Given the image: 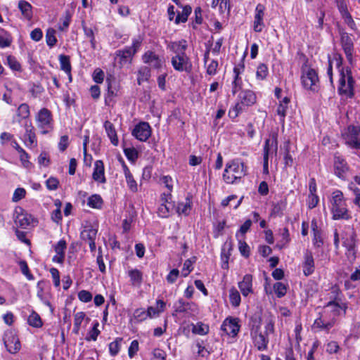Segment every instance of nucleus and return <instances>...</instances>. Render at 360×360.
<instances>
[{"instance_id": "f257e3e1", "label": "nucleus", "mask_w": 360, "mask_h": 360, "mask_svg": "<svg viewBox=\"0 0 360 360\" xmlns=\"http://www.w3.org/2000/svg\"><path fill=\"white\" fill-rule=\"evenodd\" d=\"M167 48L174 53V56L171 58V64L173 68L178 72H191L193 66L190 58L186 53L188 48L187 41L185 39L170 41Z\"/></svg>"}, {"instance_id": "f03ea898", "label": "nucleus", "mask_w": 360, "mask_h": 360, "mask_svg": "<svg viewBox=\"0 0 360 360\" xmlns=\"http://www.w3.org/2000/svg\"><path fill=\"white\" fill-rule=\"evenodd\" d=\"M354 83L351 68H342L340 70L338 94L347 98H352L354 96Z\"/></svg>"}, {"instance_id": "7ed1b4c3", "label": "nucleus", "mask_w": 360, "mask_h": 360, "mask_svg": "<svg viewBox=\"0 0 360 360\" xmlns=\"http://www.w3.org/2000/svg\"><path fill=\"white\" fill-rule=\"evenodd\" d=\"M246 174L245 165L238 160H231L226 164L223 179L227 184H233Z\"/></svg>"}, {"instance_id": "20e7f679", "label": "nucleus", "mask_w": 360, "mask_h": 360, "mask_svg": "<svg viewBox=\"0 0 360 360\" xmlns=\"http://www.w3.org/2000/svg\"><path fill=\"white\" fill-rule=\"evenodd\" d=\"M301 79L304 89L312 91H318L319 79L314 69L307 67L303 68Z\"/></svg>"}, {"instance_id": "39448f33", "label": "nucleus", "mask_w": 360, "mask_h": 360, "mask_svg": "<svg viewBox=\"0 0 360 360\" xmlns=\"http://www.w3.org/2000/svg\"><path fill=\"white\" fill-rule=\"evenodd\" d=\"M36 122L41 134H46L53 129L52 114L46 108H41L36 115Z\"/></svg>"}, {"instance_id": "423d86ee", "label": "nucleus", "mask_w": 360, "mask_h": 360, "mask_svg": "<svg viewBox=\"0 0 360 360\" xmlns=\"http://www.w3.org/2000/svg\"><path fill=\"white\" fill-rule=\"evenodd\" d=\"M278 151L277 135L273 134L269 139L265 141L264 146V172L269 173V155H276Z\"/></svg>"}, {"instance_id": "0eeeda50", "label": "nucleus", "mask_w": 360, "mask_h": 360, "mask_svg": "<svg viewBox=\"0 0 360 360\" xmlns=\"http://www.w3.org/2000/svg\"><path fill=\"white\" fill-rule=\"evenodd\" d=\"M238 100L239 102L233 108V111L235 112L234 117H237L243 110V106H250L255 104L257 101V96L252 91L245 90L239 94Z\"/></svg>"}, {"instance_id": "6e6552de", "label": "nucleus", "mask_w": 360, "mask_h": 360, "mask_svg": "<svg viewBox=\"0 0 360 360\" xmlns=\"http://www.w3.org/2000/svg\"><path fill=\"white\" fill-rule=\"evenodd\" d=\"M360 127L350 125L345 135V143L349 148L360 150Z\"/></svg>"}, {"instance_id": "1a4fd4ad", "label": "nucleus", "mask_w": 360, "mask_h": 360, "mask_svg": "<svg viewBox=\"0 0 360 360\" xmlns=\"http://www.w3.org/2000/svg\"><path fill=\"white\" fill-rule=\"evenodd\" d=\"M4 343L7 351L11 354H16L21 348L19 338L13 331H8L5 333Z\"/></svg>"}, {"instance_id": "9d476101", "label": "nucleus", "mask_w": 360, "mask_h": 360, "mask_svg": "<svg viewBox=\"0 0 360 360\" xmlns=\"http://www.w3.org/2000/svg\"><path fill=\"white\" fill-rule=\"evenodd\" d=\"M132 135L139 141L145 142L151 135V127L146 122H141L135 125Z\"/></svg>"}, {"instance_id": "9b49d317", "label": "nucleus", "mask_w": 360, "mask_h": 360, "mask_svg": "<svg viewBox=\"0 0 360 360\" xmlns=\"http://www.w3.org/2000/svg\"><path fill=\"white\" fill-rule=\"evenodd\" d=\"M340 40L342 49L346 58L350 65L353 63L354 44L352 37L348 33L342 32L340 33Z\"/></svg>"}, {"instance_id": "f8f14e48", "label": "nucleus", "mask_w": 360, "mask_h": 360, "mask_svg": "<svg viewBox=\"0 0 360 360\" xmlns=\"http://www.w3.org/2000/svg\"><path fill=\"white\" fill-rule=\"evenodd\" d=\"M240 329L238 319L226 318L221 326V330L227 335L235 337Z\"/></svg>"}, {"instance_id": "ddd939ff", "label": "nucleus", "mask_w": 360, "mask_h": 360, "mask_svg": "<svg viewBox=\"0 0 360 360\" xmlns=\"http://www.w3.org/2000/svg\"><path fill=\"white\" fill-rule=\"evenodd\" d=\"M254 346L258 351H265L268 348L269 338L262 331L253 333L250 334Z\"/></svg>"}, {"instance_id": "4468645a", "label": "nucleus", "mask_w": 360, "mask_h": 360, "mask_svg": "<svg viewBox=\"0 0 360 360\" xmlns=\"http://www.w3.org/2000/svg\"><path fill=\"white\" fill-rule=\"evenodd\" d=\"M264 6L261 4H259L256 6L253 26V29L256 32H261L263 30V28L264 27Z\"/></svg>"}, {"instance_id": "2eb2a0df", "label": "nucleus", "mask_w": 360, "mask_h": 360, "mask_svg": "<svg viewBox=\"0 0 360 360\" xmlns=\"http://www.w3.org/2000/svg\"><path fill=\"white\" fill-rule=\"evenodd\" d=\"M143 63L149 65L155 69H160L162 67V60L160 57L152 51H148L142 56Z\"/></svg>"}, {"instance_id": "dca6fc26", "label": "nucleus", "mask_w": 360, "mask_h": 360, "mask_svg": "<svg viewBox=\"0 0 360 360\" xmlns=\"http://www.w3.org/2000/svg\"><path fill=\"white\" fill-rule=\"evenodd\" d=\"M333 219H349L351 216L348 214V210L345 203L337 204L332 205Z\"/></svg>"}, {"instance_id": "f3484780", "label": "nucleus", "mask_w": 360, "mask_h": 360, "mask_svg": "<svg viewBox=\"0 0 360 360\" xmlns=\"http://www.w3.org/2000/svg\"><path fill=\"white\" fill-rule=\"evenodd\" d=\"M356 234L353 231H351L348 233V236L346 238H342V245L346 248L347 250V255H352L354 259L356 257Z\"/></svg>"}, {"instance_id": "a211bd4d", "label": "nucleus", "mask_w": 360, "mask_h": 360, "mask_svg": "<svg viewBox=\"0 0 360 360\" xmlns=\"http://www.w3.org/2000/svg\"><path fill=\"white\" fill-rule=\"evenodd\" d=\"M92 178L95 181L98 183L104 184L106 182L104 164L102 160H98L94 162Z\"/></svg>"}, {"instance_id": "6ab92c4d", "label": "nucleus", "mask_w": 360, "mask_h": 360, "mask_svg": "<svg viewBox=\"0 0 360 360\" xmlns=\"http://www.w3.org/2000/svg\"><path fill=\"white\" fill-rule=\"evenodd\" d=\"M302 266L303 273L305 276H308L314 273L315 266L314 260L311 252L309 250H307L305 252Z\"/></svg>"}, {"instance_id": "aec40b11", "label": "nucleus", "mask_w": 360, "mask_h": 360, "mask_svg": "<svg viewBox=\"0 0 360 360\" xmlns=\"http://www.w3.org/2000/svg\"><path fill=\"white\" fill-rule=\"evenodd\" d=\"M127 275L129 278L131 285L134 287H140L143 283V272L138 269H129Z\"/></svg>"}, {"instance_id": "412c9836", "label": "nucleus", "mask_w": 360, "mask_h": 360, "mask_svg": "<svg viewBox=\"0 0 360 360\" xmlns=\"http://www.w3.org/2000/svg\"><path fill=\"white\" fill-rule=\"evenodd\" d=\"M18 210L20 212H18L16 209L14 214V220L15 223L21 228H26L30 225L31 221V216L22 212V209L19 207Z\"/></svg>"}, {"instance_id": "4be33fe9", "label": "nucleus", "mask_w": 360, "mask_h": 360, "mask_svg": "<svg viewBox=\"0 0 360 360\" xmlns=\"http://www.w3.org/2000/svg\"><path fill=\"white\" fill-rule=\"evenodd\" d=\"M238 288L242 295L245 297L252 292V276L251 274H245L243 281L238 283Z\"/></svg>"}, {"instance_id": "5701e85b", "label": "nucleus", "mask_w": 360, "mask_h": 360, "mask_svg": "<svg viewBox=\"0 0 360 360\" xmlns=\"http://www.w3.org/2000/svg\"><path fill=\"white\" fill-rule=\"evenodd\" d=\"M335 174L339 178H345V175L348 170V167L345 160L338 156L335 157L334 160Z\"/></svg>"}, {"instance_id": "b1692460", "label": "nucleus", "mask_w": 360, "mask_h": 360, "mask_svg": "<svg viewBox=\"0 0 360 360\" xmlns=\"http://www.w3.org/2000/svg\"><path fill=\"white\" fill-rule=\"evenodd\" d=\"M18 8L21 12L23 19L31 20L33 17V11L32 5L25 0L18 1Z\"/></svg>"}, {"instance_id": "393cba45", "label": "nucleus", "mask_w": 360, "mask_h": 360, "mask_svg": "<svg viewBox=\"0 0 360 360\" xmlns=\"http://www.w3.org/2000/svg\"><path fill=\"white\" fill-rule=\"evenodd\" d=\"M166 303L162 300L156 301V307H148L146 313L148 319H153L160 316V313L163 312L165 309Z\"/></svg>"}, {"instance_id": "a878e982", "label": "nucleus", "mask_w": 360, "mask_h": 360, "mask_svg": "<svg viewBox=\"0 0 360 360\" xmlns=\"http://www.w3.org/2000/svg\"><path fill=\"white\" fill-rule=\"evenodd\" d=\"M195 305L193 302H188L184 299H179L174 304V308L176 312H189L195 310Z\"/></svg>"}, {"instance_id": "bb28decb", "label": "nucleus", "mask_w": 360, "mask_h": 360, "mask_svg": "<svg viewBox=\"0 0 360 360\" xmlns=\"http://www.w3.org/2000/svg\"><path fill=\"white\" fill-rule=\"evenodd\" d=\"M25 134L24 137H25V143H26L27 146H32L37 142L36 135L34 131V127L32 126L31 122H30L29 124L25 123Z\"/></svg>"}, {"instance_id": "cd10ccee", "label": "nucleus", "mask_w": 360, "mask_h": 360, "mask_svg": "<svg viewBox=\"0 0 360 360\" xmlns=\"http://www.w3.org/2000/svg\"><path fill=\"white\" fill-rule=\"evenodd\" d=\"M104 128L105 132L110 140V142L114 146L118 145V139L114 125L112 122L107 120L104 122Z\"/></svg>"}, {"instance_id": "c85d7f7f", "label": "nucleus", "mask_w": 360, "mask_h": 360, "mask_svg": "<svg viewBox=\"0 0 360 360\" xmlns=\"http://www.w3.org/2000/svg\"><path fill=\"white\" fill-rule=\"evenodd\" d=\"M98 230L92 226H86L81 232L80 236L82 240L87 242L95 240Z\"/></svg>"}, {"instance_id": "c756f323", "label": "nucleus", "mask_w": 360, "mask_h": 360, "mask_svg": "<svg viewBox=\"0 0 360 360\" xmlns=\"http://www.w3.org/2000/svg\"><path fill=\"white\" fill-rule=\"evenodd\" d=\"M193 202L190 197H186L185 202H180L176 206V212L187 216L191 212Z\"/></svg>"}, {"instance_id": "7c9ffc66", "label": "nucleus", "mask_w": 360, "mask_h": 360, "mask_svg": "<svg viewBox=\"0 0 360 360\" xmlns=\"http://www.w3.org/2000/svg\"><path fill=\"white\" fill-rule=\"evenodd\" d=\"M335 323V319L326 321L321 317H319L314 321L313 326L319 330L328 331L334 326Z\"/></svg>"}, {"instance_id": "2f4dec72", "label": "nucleus", "mask_w": 360, "mask_h": 360, "mask_svg": "<svg viewBox=\"0 0 360 360\" xmlns=\"http://www.w3.org/2000/svg\"><path fill=\"white\" fill-rule=\"evenodd\" d=\"M122 169L129 189L133 192H136L137 191V184L134 180L129 167L125 163L122 164Z\"/></svg>"}, {"instance_id": "473e14b6", "label": "nucleus", "mask_w": 360, "mask_h": 360, "mask_svg": "<svg viewBox=\"0 0 360 360\" xmlns=\"http://www.w3.org/2000/svg\"><path fill=\"white\" fill-rule=\"evenodd\" d=\"M262 317L258 314H254L250 317L248 327L250 334L261 331Z\"/></svg>"}, {"instance_id": "72a5a7b5", "label": "nucleus", "mask_w": 360, "mask_h": 360, "mask_svg": "<svg viewBox=\"0 0 360 360\" xmlns=\"http://www.w3.org/2000/svg\"><path fill=\"white\" fill-rule=\"evenodd\" d=\"M30 115V107L27 103H22L18 106L16 110V115L18 117V122H20L22 120L28 118Z\"/></svg>"}, {"instance_id": "f704fd0d", "label": "nucleus", "mask_w": 360, "mask_h": 360, "mask_svg": "<svg viewBox=\"0 0 360 360\" xmlns=\"http://www.w3.org/2000/svg\"><path fill=\"white\" fill-rule=\"evenodd\" d=\"M58 59L60 62V69L63 70L65 73L69 75L70 79L71 80V65L70 61V57L65 55H60Z\"/></svg>"}, {"instance_id": "c9c22d12", "label": "nucleus", "mask_w": 360, "mask_h": 360, "mask_svg": "<svg viewBox=\"0 0 360 360\" xmlns=\"http://www.w3.org/2000/svg\"><path fill=\"white\" fill-rule=\"evenodd\" d=\"M326 308H330L331 311L333 312L335 316H338L340 314V311L342 310L344 314L346 313L347 306L345 304H339L335 301L329 302L326 306Z\"/></svg>"}, {"instance_id": "e433bc0d", "label": "nucleus", "mask_w": 360, "mask_h": 360, "mask_svg": "<svg viewBox=\"0 0 360 360\" xmlns=\"http://www.w3.org/2000/svg\"><path fill=\"white\" fill-rule=\"evenodd\" d=\"M192 8L186 5L183 7L181 13H178L175 18V23L185 22L187 21L189 15L191 13Z\"/></svg>"}, {"instance_id": "4c0bfd02", "label": "nucleus", "mask_w": 360, "mask_h": 360, "mask_svg": "<svg viewBox=\"0 0 360 360\" xmlns=\"http://www.w3.org/2000/svg\"><path fill=\"white\" fill-rule=\"evenodd\" d=\"M103 204L102 198L98 194L91 195L87 201V205L94 209H101Z\"/></svg>"}, {"instance_id": "58836bf2", "label": "nucleus", "mask_w": 360, "mask_h": 360, "mask_svg": "<svg viewBox=\"0 0 360 360\" xmlns=\"http://www.w3.org/2000/svg\"><path fill=\"white\" fill-rule=\"evenodd\" d=\"M148 319L146 311L143 308H139L134 310L131 321L140 323Z\"/></svg>"}, {"instance_id": "ea45409f", "label": "nucleus", "mask_w": 360, "mask_h": 360, "mask_svg": "<svg viewBox=\"0 0 360 360\" xmlns=\"http://www.w3.org/2000/svg\"><path fill=\"white\" fill-rule=\"evenodd\" d=\"M27 322L30 326L34 328H41L43 326L40 316L34 311H32L28 316Z\"/></svg>"}, {"instance_id": "a19ab883", "label": "nucleus", "mask_w": 360, "mask_h": 360, "mask_svg": "<svg viewBox=\"0 0 360 360\" xmlns=\"http://www.w3.org/2000/svg\"><path fill=\"white\" fill-rule=\"evenodd\" d=\"M134 54V51H133L131 48L129 47H126L124 49L117 50L116 51V56L120 58L121 62L131 59Z\"/></svg>"}, {"instance_id": "79ce46f5", "label": "nucleus", "mask_w": 360, "mask_h": 360, "mask_svg": "<svg viewBox=\"0 0 360 360\" xmlns=\"http://www.w3.org/2000/svg\"><path fill=\"white\" fill-rule=\"evenodd\" d=\"M151 76L150 68L148 67H141L138 72V84H141L143 81H148Z\"/></svg>"}, {"instance_id": "37998d69", "label": "nucleus", "mask_w": 360, "mask_h": 360, "mask_svg": "<svg viewBox=\"0 0 360 360\" xmlns=\"http://www.w3.org/2000/svg\"><path fill=\"white\" fill-rule=\"evenodd\" d=\"M229 299L232 306L237 307L240 305V295L239 292L235 288H232L230 289Z\"/></svg>"}, {"instance_id": "c03bdc74", "label": "nucleus", "mask_w": 360, "mask_h": 360, "mask_svg": "<svg viewBox=\"0 0 360 360\" xmlns=\"http://www.w3.org/2000/svg\"><path fill=\"white\" fill-rule=\"evenodd\" d=\"M55 34H56V30L54 29L49 28L47 30L46 33V41L47 45L50 48L53 47L57 42V39H56Z\"/></svg>"}, {"instance_id": "a18cd8bd", "label": "nucleus", "mask_w": 360, "mask_h": 360, "mask_svg": "<svg viewBox=\"0 0 360 360\" xmlns=\"http://www.w3.org/2000/svg\"><path fill=\"white\" fill-rule=\"evenodd\" d=\"M281 237L282 238L277 243L276 245V248H278L279 250L283 249L290 241V233L287 228H284L283 229Z\"/></svg>"}, {"instance_id": "49530a36", "label": "nucleus", "mask_w": 360, "mask_h": 360, "mask_svg": "<svg viewBox=\"0 0 360 360\" xmlns=\"http://www.w3.org/2000/svg\"><path fill=\"white\" fill-rule=\"evenodd\" d=\"M231 250V248L230 247L227 250L226 248L224 247L221 249V268L224 269H229V259L231 255L230 251Z\"/></svg>"}, {"instance_id": "de8ad7c7", "label": "nucleus", "mask_w": 360, "mask_h": 360, "mask_svg": "<svg viewBox=\"0 0 360 360\" xmlns=\"http://www.w3.org/2000/svg\"><path fill=\"white\" fill-rule=\"evenodd\" d=\"M269 74L268 67L264 63H260L257 68L256 77L259 80H264Z\"/></svg>"}, {"instance_id": "09e8293b", "label": "nucleus", "mask_w": 360, "mask_h": 360, "mask_svg": "<svg viewBox=\"0 0 360 360\" xmlns=\"http://www.w3.org/2000/svg\"><path fill=\"white\" fill-rule=\"evenodd\" d=\"M98 326H99V323L97 321H96L94 323L91 330L89 332L87 336L86 337V340L87 341H89V340L96 341L97 340V338L101 333L100 330L98 329Z\"/></svg>"}, {"instance_id": "8fccbe9b", "label": "nucleus", "mask_w": 360, "mask_h": 360, "mask_svg": "<svg viewBox=\"0 0 360 360\" xmlns=\"http://www.w3.org/2000/svg\"><path fill=\"white\" fill-rule=\"evenodd\" d=\"M274 290L276 296L281 298L286 294L287 285L281 282H277L274 285Z\"/></svg>"}, {"instance_id": "3c124183", "label": "nucleus", "mask_w": 360, "mask_h": 360, "mask_svg": "<svg viewBox=\"0 0 360 360\" xmlns=\"http://www.w3.org/2000/svg\"><path fill=\"white\" fill-rule=\"evenodd\" d=\"M196 258L193 257V258L188 259L185 261L184 264V266L182 269V276L184 277H186L190 272L193 270L192 264L195 262Z\"/></svg>"}, {"instance_id": "603ef678", "label": "nucleus", "mask_w": 360, "mask_h": 360, "mask_svg": "<svg viewBox=\"0 0 360 360\" xmlns=\"http://www.w3.org/2000/svg\"><path fill=\"white\" fill-rule=\"evenodd\" d=\"M252 225V221L247 219L240 227L239 231L236 233V238H244L245 234L249 231Z\"/></svg>"}, {"instance_id": "864d4df0", "label": "nucleus", "mask_w": 360, "mask_h": 360, "mask_svg": "<svg viewBox=\"0 0 360 360\" xmlns=\"http://www.w3.org/2000/svg\"><path fill=\"white\" fill-rule=\"evenodd\" d=\"M335 2L342 17L349 13L345 0H335Z\"/></svg>"}, {"instance_id": "5fc2aeb1", "label": "nucleus", "mask_w": 360, "mask_h": 360, "mask_svg": "<svg viewBox=\"0 0 360 360\" xmlns=\"http://www.w3.org/2000/svg\"><path fill=\"white\" fill-rule=\"evenodd\" d=\"M243 238H238L239 245L238 248L240 254L247 258L250 256V247L244 240H243Z\"/></svg>"}, {"instance_id": "6e6d98bb", "label": "nucleus", "mask_w": 360, "mask_h": 360, "mask_svg": "<svg viewBox=\"0 0 360 360\" xmlns=\"http://www.w3.org/2000/svg\"><path fill=\"white\" fill-rule=\"evenodd\" d=\"M8 65L11 69L15 71H20L21 70V65L17 59L12 56H8L6 58Z\"/></svg>"}, {"instance_id": "4d7b16f0", "label": "nucleus", "mask_w": 360, "mask_h": 360, "mask_svg": "<svg viewBox=\"0 0 360 360\" xmlns=\"http://www.w3.org/2000/svg\"><path fill=\"white\" fill-rule=\"evenodd\" d=\"M50 273L51 274L54 286L57 288H60V280L59 271L56 268L52 267L50 269Z\"/></svg>"}, {"instance_id": "13d9d810", "label": "nucleus", "mask_w": 360, "mask_h": 360, "mask_svg": "<svg viewBox=\"0 0 360 360\" xmlns=\"http://www.w3.org/2000/svg\"><path fill=\"white\" fill-rule=\"evenodd\" d=\"M124 153L127 159L131 162H134L138 158V153L134 148H124Z\"/></svg>"}, {"instance_id": "bf43d9fd", "label": "nucleus", "mask_w": 360, "mask_h": 360, "mask_svg": "<svg viewBox=\"0 0 360 360\" xmlns=\"http://www.w3.org/2000/svg\"><path fill=\"white\" fill-rule=\"evenodd\" d=\"M121 340V338H117L115 341L109 344V352L112 356H115L118 354Z\"/></svg>"}, {"instance_id": "052dcab7", "label": "nucleus", "mask_w": 360, "mask_h": 360, "mask_svg": "<svg viewBox=\"0 0 360 360\" xmlns=\"http://www.w3.org/2000/svg\"><path fill=\"white\" fill-rule=\"evenodd\" d=\"M242 79L238 75H234V79L232 82V93L236 94L242 87Z\"/></svg>"}, {"instance_id": "680f3d73", "label": "nucleus", "mask_w": 360, "mask_h": 360, "mask_svg": "<svg viewBox=\"0 0 360 360\" xmlns=\"http://www.w3.org/2000/svg\"><path fill=\"white\" fill-rule=\"evenodd\" d=\"M247 52L245 51L243 56V58L240 60V62L238 63L233 68V73L234 75H238L243 72L245 70V64H244V60L246 56Z\"/></svg>"}, {"instance_id": "e2e57ef3", "label": "nucleus", "mask_w": 360, "mask_h": 360, "mask_svg": "<svg viewBox=\"0 0 360 360\" xmlns=\"http://www.w3.org/2000/svg\"><path fill=\"white\" fill-rule=\"evenodd\" d=\"M25 194L26 191L23 188H18L15 190L13 193L12 200L15 202H18L19 200L25 198Z\"/></svg>"}, {"instance_id": "0e129e2a", "label": "nucleus", "mask_w": 360, "mask_h": 360, "mask_svg": "<svg viewBox=\"0 0 360 360\" xmlns=\"http://www.w3.org/2000/svg\"><path fill=\"white\" fill-rule=\"evenodd\" d=\"M152 356L151 360H165L166 353L162 349L157 348L152 352Z\"/></svg>"}, {"instance_id": "69168bd1", "label": "nucleus", "mask_w": 360, "mask_h": 360, "mask_svg": "<svg viewBox=\"0 0 360 360\" xmlns=\"http://www.w3.org/2000/svg\"><path fill=\"white\" fill-rule=\"evenodd\" d=\"M209 328L202 323H198L193 328V332L199 335H205L208 333Z\"/></svg>"}, {"instance_id": "338daca9", "label": "nucleus", "mask_w": 360, "mask_h": 360, "mask_svg": "<svg viewBox=\"0 0 360 360\" xmlns=\"http://www.w3.org/2000/svg\"><path fill=\"white\" fill-rule=\"evenodd\" d=\"M287 109H288V105L282 104V103H279V105L277 108L276 112L281 117L280 121L282 123H284L285 117L286 116Z\"/></svg>"}, {"instance_id": "774afa93", "label": "nucleus", "mask_w": 360, "mask_h": 360, "mask_svg": "<svg viewBox=\"0 0 360 360\" xmlns=\"http://www.w3.org/2000/svg\"><path fill=\"white\" fill-rule=\"evenodd\" d=\"M78 298L83 302H89L92 299V295L87 290H81L78 293Z\"/></svg>"}]
</instances>
